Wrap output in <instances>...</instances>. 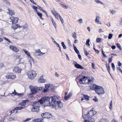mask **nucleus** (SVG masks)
I'll use <instances>...</instances> for the list:
<instances>
[{"mask_svg":"<svg viewBox=\"0 0 122 122\" xmlns=\"http://www.w3.org/2000/svg\"><path fill=\"white\" fill-rule=\"evenodd\" d=\"M61 98L60 97L56 95L51 97L48 96L44 97L38 100L37 101L33 102L31 111L37 112H39L41 105H42L44 103L46 104V102L49 103L50 106H51V107L53 108H55L56 109L59 108H61L63 106V104L61 102Z\"/></svg>","mask_w":122,"mask_h":122,"instance_id":"f257e3e1","label":"nucleus"},{"mask_svg":"<svg viewBox=\"0 0 122 122\" xmlns=\"http://www.w3.org/2000/svg\"><path fill=\"white\" fill-rule=\"evenodd\" d=\"M93 110L92 109L91 110L87 112V111L86 110L84 112L82 111V117L84 119H88L92 118V117L93 116Z\"/></svg>","mask_w":122,"mask_h":122,"instance_id":"f03ea898","label":"nucleus"},{"mask_svg":"<svg viewBox=\"0 0 122 122\" xmlns=\"http://www.w3.org/2000/svg\"><path fill=\"white\" fill-rule=\"evenodd\" d=\"M45 85V87L42 90L44 93L48 92L50 90V88H51L54 86L53 85L50 84H46Z\"/></svg>","mask_w":122,"mask_h":122,"instance_id":"7ed1b4c3","label":"nucleus"},{"mask_svg":"<svg viewBox=\"0 0 122 122\" xmlns=\"http://www.w3.org/2000/svg\"><path fill=\"white\" fill-rule=\"evenodd\" d=\"M96 93L98 95L101 96L105 93L103 88L102 86H100L98 89L96 91Z\"/></svg>","mask_w":122,"mask_h":122,"instance_id":"20e7f679","label":"nucleus"},{"mask_svg":"<svg viewBox=\"0 0 122 122\" xmlns=\"http://www.w3.org/2000/svg\"><path fill=\"white\" fill-rule=\"evenodd\" d=\"M29 88L30 89L31 93L32 94H35L38 92L37 89V87L36 86H30Z\"/></svg>","mask_w":122,"mask_h":122,"instance_id":"39448f33","label":"nucleus"},{"mask_svg":"<svg viewBox=\"0 0 122 122\" xmlns=\"http://www.w3.org/2000/svg\"><path fill=\"white\" fill-rule=\"evenodd\" d=\"M41 116L43 118H50L52 116L51 114L46 112L42 113Z\"/></svg>","mask_w":122,"mask_h":122,"instance_id":"423d86ee","label":"nucleus"},{"mask_svg":"<svg viewBox=\"0 0 122 122\" xmlns=\"http://www.w3.org/2000/svg\"><path fill=\"white\" fill-rule=\"evenodd\" d=\"M87 79H88V77L86 76H82L79 79V83L81 84H85Z\"/></svg>","mask_w":122,"mask_h":122,"instance_id":"0eeeda50","label":"nucleus"},{"mask_svg":"<svg viewBox=\"0 0 122 122\" xmlns=\"http://www.w3.org/2000/svg\"><path fill=\"white\" fill-rule=\"evenodd\" d=\"M90 88V89L94 90L96 92V91L100 87V86L97 85L95 84L92 85H91L89 86Z\"/></svg>","mask_w":122,"mask_h":122,"instance_id":"6e6552de","label":"nucleus"},{"mask_svg":"<svg viewBox=\"0 0 122 122\" xmlns=\"http://www.w3.org/2000/svg\"><path fill=\"white\" fill-rule=\"evenodd\" d=\"M35 71L32 70V71H29L27 73V74L28 76V78L32 80L34 79V76H31L32 74L34 73L35 74Z\"/></svg>","mask_w":122,"mask_h":122,"instance_id":"1a4fd4ad","label":"nucleus"},{"mask_svg":"<svg viewBox=\"0 0 122 122\" xmlns=\"http://www.w3.org/2000/svg\"><path fill=\"white\" fill-rule=\"evenodd\" d=\"M73 64H74L75 67L77 69H83V67L81 65L78 63L76 61H74Z\"/></svg>","mask_w":122,"mask_h":122,"instance_id":"9d476101","label":"nucleus"},{"mask_svg":"<svg viewBox=\"0 0 122 122\" xmlns=\"http://www.w3.org/2000/svg\"><path fill=\"white\" fill-rule=\"evenodd\" d=\"M14 92H13L12 93H11V94H13L14 96L16 95L19 97H22L24 95V94L23 93H19L15 91V90H14Z\"/></svg>","mask_w":122,"mask_h":122,"instance_id":"9b49d317","label":"nucleus"},{"mask_svg":"<svg viewBox=\"0 0 122 122\" xmlns=\"http://www.w3.org/2000/svg\"><path fill=\"white\" fill-rule=\"evenodd\" d=\"M10 19L12 20V24L17 23L19 20V19L18 18L14 17H11Z\"/></svg>","mask_w":122,"mask_h":122,"instance_id":"f8f14e48","label":"nucleus"},{"mask_svg":"<svg viewBox=\"0 0 122 122\" xmlns=\"http://www.w3.org/2000/svg\"><path fill=\"white\" fill-rule=\"evenodd\" d=\"M9 48L10 49L15 52H18V51H19V49H17V47L15 46L12 45L10 46H9Z\"/></svg>","mask_w":122,"mask_h":122,"instance_id":"ddd939ff","label":"nucleus"},{"mask_svg":"<svg viewBox=\"0 0 122 122\" xmlns=\"http://www.w3.org/2000/svg\"><path fill=\"white\" fill-rule=\"evenodd\" d=\"M16 77L15 75L13 73H10L7 76L8 79H14Z\"/></svg>","mask_w":122,"mask_h":122,"instance_id":"4468645a","label":"nucleus"},{"mask_svg":"<svg viewBox=\"0 0 122 122\" xmlns=\"http://www.w3.org/2000/svg\"><path fill=\"white\" fill-rule=\"evenodd\" d=\"M72 93L70 92L68 94L67 96H65L64 98L65 100V101H67L72 96Z\"/></svg>","mask_w":122,"mask_h":122,"instance_id":"2eb2a0df","label":"nucleus"},{"mask_svg":"<svg viewBox=\"0 0 122 122\" xmlns=\"http://www.w3.org/2000/svg\"><path fill=\"white\" fill-rule=\"evenodd\" d=\"M19 27L20 28V25L18 24H16L15 23L13 24L11 26V28L15 30L16 29Z\"/></svg>","mask_w":122,"mask_h":122,"instance_id":"dca6fc26","label":"nucleus"},{"mask_svg":"<svg viewBox=\"0 0 122 122\" xmlns=\"http://www.w3.org/2000/svg\"><path fill=\"white\" fill-rule=\"evenodd\" d=\"M13 71L16 73H21V70L18 67H15Z\"/></svg>","mask_w":122,"mask_h":122,"instance_id":"f3484780","label":"nucleus"},{"mask_svg":"<svg viewBox=\"0 0 122 122\" xmlns=\"http://www.w3.org/2000/svg\"><path fill=\"white\" fill-rule=\"evenodd\" d=\"M84 122H94V119L93 118H91L87 119H84Z\"/></svg>","mask_w":122,"mask_h":122,"instance_id":"a211bd4d","label":"nucleus"},{"mask_svg":"<svg viewBox=\"0 0 122 122\" xmlns=\"http://www.w3.org/2000/svg\"><path fill=\"white\" fill-rule=\"evenodd\" d=\"M38 82H39L44 83L45 82V80L43 79V75L41 76L38 80Z\"/></svg>","mask_w":122,"mask_h":122,"instance_id":"6ab92c4d","label":"nucleus"},{"mask_svg":"<svg viewBox=\"0 0 122 122\" xmlns=\"http://www.w3.org/2000/svg\"><path fill=\"white\" fill-rule=\"evenodd\" d=\"M73 48L76 53L77 55L80 54V53L79 51L77 49L75 45L74 44H73Z\"/></svg>","mask_w":122,"mask_h":122,"instance_id":"aec40b11","label":"nucleus"},{"mask_svg":"<svg viewBox=\"0 0 122 122\" xmlns=\"http://www.w3.org/2000/svg\"><path fill=\"white\" fill-rule=\"evenodd\" d=\"M84 99L86 101L90 100L89 98L90 97L89 96L87 95L86 94H82Z\"/></svg>","mask_w":122,"mask_h":122,"instance_id":"412c9836","label":"nucleus"},{"mask_svg":"<svg viewBox=\"0 0 122 122\" xmlns=\"http://www.w3.org/2000/svg\"><path fill=\"white\" fill-rule=\"evenodd\" d=\"M23 51L24 52L25 54L29 58L31 56L30 53L28 51L24 49H23Z\"/></svg>","mask_w":122,"mask_h":122,"instance_id":"4be33fe9","label":"nucleus"},{"mask_svg":"<svg viewBox=\"0 0 122 122\" xmlns=\"http://www.w3.org/2000/svg\"><path fill=\"white\" fill-rule=\"evenodd\" d=\"M115 45H116L117 47L120 50H122V47L118 43H115Z\"/></svg>","mask_w":122,"mask_h":122,"instance_id":"5701e85b","label":"nucleus"},{"mask_svg":"<svg viewBox=\"0 0 122 122\" xmlns=\"http://www.w3.org/2000/svg\"><path fill=\"white\" fill-rule=\"evenodd\" d=\"M87 81H88L87 82H86L85 84H92L93 82L92 80L89 79L88 78V79L87 80Z\"/></svg>","mask_w":122,"mask_h":122,"instance_id":"b1692460","label":"nucleus"},{"mask_svg":"<svg viewBox=\"0 0 122 122\" xmlns=\"http://www.w3.org/2000/svg\"><path fill=\"white\" fill-rule=\"evenodd\" d=\"M93 49L95 51V52L96 53H97V54L99 53L100 52V51L96 49L95 48V45L94 44H93Z\"/></svg>","mask_w":122,"mask_h":122,"instance_id":"393cba45","label":"nucleus"},{"mask_svg":"<svg viewBox=\"0 0 122 122\" xmlns=\"http://www.w3.org/2000/svg\"><path fill=\"white\" fill-rule=\"evenodd\" d=\"M102 39L100 38H97L96 39V42L97 43H100L102 41Z\"/></svg>","mask_w":122,"mask_h":122,"instance_id":"a878e982","label":"nucleus"},{"mask_svg":"<svg viewBox=\"0 0 122 122\" xmlns=\"http://www.w3.org/2000/svg\"><path fill=\"white\" fill-rule=\"evenodd\" d=\"M106 66L107 67V70L108 72L110 71V67L109 66V65L108 63L107 64V63H106Z\"/></svg>","mask_w":122,"mask_h":122,"instance_id":"bb28decb","label":"nucleus"},{"mask_svg":"<svg viewBox=\"0 0 122 122\" xmlns=\"http://www.w3.org/2000/svg\"><path fill=\"white\" fill-rule=\"evenodd\" d=\"M61 44L63 49L66 50V46L64 42H61Z\"/></svg>","mask_w":122,"mask_h":122,"instance_id":"cd10ccee","label":"nucleus"},{"mask_svg":"<svg viewBox=\"0 0 122 122\" xmlns=\"http://www.w3.org/2000/svg\"><path fill=\"white\" fill-rule=\"evenodd\" d=\"M34 9V11L36 12H37L38 11V10H37V7L34 5H32L31 6Z\"/></svg>","mask_w":122,"mask_h":122,"instance_id":"c85d7f7f","label":"nucleus"},{"mask_svg":"<svg viewBox=\"0 0 122 122\" xmlns=\"http://www.w3.org/2000/svg\"><path fill=\"white\" fill-rule=\"evenodd\" d=\"M108 120L106 118H102L100 120L99 122H108Z\"/></svg>","mask_w":122,"mask_h":122,"instance_id":"c756f323","label":"nucleus"},{"mask_svg":"<svg viewBox=\"0 0 122 122\" xmlns=\"http://www.w3.org/2000/svg\"><path fill=\"white\" fill-rule=\"evenodd\" d=\"M29 101V100L28 99H26L25 100H23L22 103H23V104H25L27 102H28Z\"/></svg>","mask_w":122,"mask_h":122,"instance_id":"7c9ffc66","label":"nucleus"},{"mask_svg":"<svg viewBox=\"0 0 122 122\" xmlns=\"http://www.w3.org/2000/svg\"><path fill=\"white\" fill-rule=\"evenodd\" d=\"M84 50L85 55L86 56H87L89 54V53L86 51V49L85 48H84Z\"/></svg>","mask_w":122,"mask_h":122,"instance_id":"2f4dec72","label":"nucleus"},{"mask_svg":"<svg viewBox=\"0 0 122 122\" xmlns=\"http://www.w3.org/2000/svg\"><path fill=\"white\" fill-rule=\"evenodd\" d=\"M43 118H37L38 122H44V120Z\"/></svg>","mask_w":122,"mask_h":122,"instance_id":"473e14b6","label":"nucleus"},{"mask_svg":"<svg viewBox=\"0 0 122 122\" xmlns=\"http://www.w3.org/2000/svg\"><path fill=\"white\" fill-rule=\"evenodd\" d=\"M9 14L10 15H14L15 13L12 10H9Z\"/></svg>","mask_w":122,"mask_h":122,"instance_id":"72a5a7b5","label":"nucleus"},{"mask_svg":"<svg viewBox=\"0 0 122 122\" xmlns=\"http://www.w3.org/2000/svg\"><path fill=\"white\" fill-rule=\"evenodd\" d=\"M94 0L98 4L99 3L100 4H101L102 5H104V4L103 2H102L101 1L99 0Z\"/></svg>","mask_w":122,"mask_h":122,"instance_id":"f704fd0d","label":"nucleus"},{"mask_svg":"<svg viewBox=\"0 0 122 122\" xmlns=\"http://www.w3.org/2000/svg\"><path fill=\"white\" fill-rule=\"evenodd\" d=\"M36 13L37 15L39 17H41V16H42L43 15L40 12H39L38 11H37V12H36Z\"/></svg>","mask_w":122,"mask_h":122,"instance_id":"c9c22d12","label":"nucleus"},{"mask_svg":"<svg viewBox=\"0 0 122 122\" xmlns=\"http://www.w3.org/2000/svg\"><path fill=\"white\" fill-rule=\"evenodd\" d=\"M76 35V32H74L72 34V36L75 39H76L77 38Z\"/></svg>","mask_w":122,"mask_h":122,"instance_id":"e433bc0d","label":"nucleus"},{"mask_svg":"<svg viewBox=\"0 0 122 122\" xmlns=\"http://www.w3.org/2000/svg\"><path fill=\"white\" fill-rule=\"evenodd\" d=\"M112 57L113 56H111V57L108 58V61L109 63H111L112 61Z\"/></svg>","mask_w":122,"mask_h":122,"instance_id":"4c0bfd02","label":"nucleus"},{"mask_svg":"<svg viewBox=\"0 0 122 122\" xmlns=\"http://www.w3.org/2000/svg\"><path fill=\"white\" fill-rule=\"evenodd\" d=\"M90 41V40L89 39H87L86 41V44L88 46H90V44L89 43Z\"/></svg>","mask_w":122,"mask_h":122,"instance_id":"58836bf2","label":"nucleus"},{"mask_svg":"<svg viewBox=\"0 0 122 122\" xmlns=\"http://www.w3.org/2000/svg\"><path fill=\"white\" fill-rule=\"evenodd\" d=\"M22 58H20L19 59V60L18 61H19V64H23L24 63V60H23V61H21V60H22Z\"/></svg>","mask_w":122,"mask_h":122,"instance_id":"ea45409f","label":"nucleus"},{"mask_svg":"<svg viewBox=\"0 0 122 122\" xmlns=\"http://www.w3.org/2000/svg\"><path fill=\"white\" fill-rule=\"evenodd\" d=\"M113 36V35L111 33H109L108 37V39H112Z\"/></svg>","mask_w":122,"mask_h":122,"instance_id":"a19ab883","label":"nucleus"},{"mask_svg":"<svg viewBox=\"0 0 122 122\" xmlns=\"http://www.w3.org/2000/svg\"><path fill=\"white\" fill-rule=\"evenodd\" d=\"M22 26L24 29H27L28 25L26 23H25L24 25H22Z\"/></svg>","mask_w":122,"mask_h":122,"instance_id":"79ce46f5","label":"nucleus"},{"mask_svg":"<svg viewBox=\"0 0 122 122\" xmlns=\"http://www.w3.org/2000/svg\"><path fill=\"white\" fill-rule=\"evenodd\" d=\"M117 69L121 73H122V70L120 67H117Z\"/></svg>","mask_w":122,"mask_h":122,"instance_id":"37998d69","label":"nucleus"},{"mask_svg":"<svg viewBox=\"0 0 122 122\" xmlns=\"http://www.w3.org/2000/svg\"><path fill=\"white\" fill-rule=\"evenodd\" d=\"M94 98H93L92 100L94 101L95 102H97L98 101V99L97 98L96 96L94 97Z\"/></svg>","mask_w":122,"mask_h":122,"instance_id":"c03bdc74","label":"nucleus"},{"mask_svg":"<svg viewBox=\"0 0 122 122\" xmlns=\"http://www.w3.org/2000/svg\"><path fill=\"white\" fill-rule=\"evenodd\" d=\"M100 18V17L98 16H96V18L95 20V21L96 22H97L99 20V18Z\"/></svg>","mask_w":122,"mask_h":122,"instance_id":"a18cd8bd","label":"nucleus"},{"mask_svg":"<svg viewBox=\"0 0 122 122\" xmlns=\"http://www.w3.org/2000/svg\"><path fill=\"white\" fill-rule=\"evenodd\" d=\"M4 39L6 41H7L9 43H11V41H10V40H9L8 39V38L6 37H4Z\"/></svg>","mask_w":122,"mask_h":122,"instance_id":"49530a36","label":"nucleus"},{"mask_svg":"<svg viewBox=\"0 0 122 122\" xmlns=\"http://www.w3.org/2000/svg\"><path fill=\"white\" fill-rule=\"evenodd\" d=\"M110 109L112 110V102L111 101L110 103V106H109Z\"/></svg>","mask_w":122,"mask_h":122,"instance_id":"de8ad7c7","label":"nucleus"},{"mask_svg":"<svg viewBox=\"0 0 122 122\" xmlns=\"http://www.w3.org/2000/svg\"><path fill=\"white\" fill-rule=\"evenodd\" d=\"M59 18L60 19V20L61 21V23L62 24H63L64 22V20L62 17L61 16L60 17H59Z\"/></svg>","mask_w":122,"mask_h":122,"instance_id":"09e8293b","label":"nucleus"},{"mask_svg":"<svg viewBox=\"0 0 122 122\" xmlns=\"http://www.w3.org/2000/svg\"><path fill=\"white\" fill-rule=\"evenodd\" d=\"M37 5L41 11H43L44 10L40 6L38 5Z\"/></svg>","mask_w":122,"mask_h":122,"instance_id":"8fccbe9b","label":"nucleus"},{"mask_svg":"<svg viewBox=\"0 0 122 122\" xmlns=\"http://www.w3.org/2000/svg\"><path fill=\"white\" fill-rule=\"evenodd\" d=\"M95 64L93 62L92 63V68L93 69H95Z\"/></svg>","mask_w":122,"mask_h":122,"instance_id":"3c124183","label":"nucleus"},{"mask_svg":"<svg viewBox=\"0 0 122 122\" xmlns=\"http://www.w3.org/2000/svg\"><path fill=\"white\" fill-rule=\"evenodd\" d=\"M117 64L118 67H120L121 66V65H122V64L119 61H118L117 62Z\"/></svg>","mask_w":122,"mask_h":122,"instance_id":"603ef678","label":"nucleus"},{"mask_svg":"<svg viewBox=\"0 0 122 122\" xmlns=\"http://www.w3.org/2000/svg\"><path fill=\"white\" fill-rule=\"evenodd\" d=\"M37 91H41L42 89H43V87H37Z\"/></svg>","mask_w":122,"mask_h":122,"instance_id":"864d4df0","label":"nucleus"},{"mask_svg":"<svg viewBox=\"0 0 122 122\" xmlns=\"http://www.w3.org/2000/svg\"><path fill=\"white\" fill-rule=\"evenodd\" d=\"M112 67V69L114 71V63H111Z\"/></svg>","mask_w":122,"mask_h":122,"instance_id":"5fc2aeb1","label":"nucleus"},{"mask_svg":"<svg viewBox=\"0 0 122 122\" xmlns=\"http://www.w3.org/2000/svg\"><path fill=\"white\" fill-rule=\"evenodd\" d=\"M52 22V24L53 25L54 27L56 28V23L55 22V21H54V22Z\"/></svg>","mask_w":122,"mask_h":122,"instance_id":"6e6d98bb","label":"nucleus"},{"mask_svg":"<svg viewBox=\"0 0 122 122\" xmlns=\"http://www.w3.org/2000/svg\"><path fill=\"white\" fill-rule=\"evenodd\" d=\"M31 119V118H26L25 120H24L23 121L24 122H27L29 120H30Z\"/></svg>","mask_w":122,"mask_h":122,"instance_id":"4d7b16f0","label":"nucleus"},{"mask_svg":"<svg viewBox=\"0 0 122 122\" xmlns=\"http://www.w3.org/2000/svg\"><path fill=\"white\" fill-rule=\"evenodd\" d=\"M45 54V53H43L41 52H40V53H39V55H38L39 56H41L42 55H43L44 54Z\"/></svg>","mask_w":122,"mask_h":122,"instance_id":"13d9d810","label":"nucleus"},{"mask_svg":"<svg viewBox=\"0 0 122 122\" xmlns=\"http://www.w3.org/2000/svg\"><path fill=\"white\" fill-rule=\"evenodd\" d=\"M15 110H20V107H15Z\"/></svg>","mask_w":122,"mask_h":122,"instance_id":"bf43d9fd","label":"nucleus"},{"mask_svg":"<svg viewBox=\"0 0 122 122\" xmlns=\"http://www.w3.org/2000/svg\"><path fill=\"white\" fill-rule=\"evenodd\" d=\"M78 57L79 59L80 60H82V58L81 57V56L80 54H78Z\"/></svg>","mask_w":122,"mask_h":122,"instance_id":"052dcab7","label":"nucleus"},{"mask_svg":"<svg viewBox=\"0 0 122 122\" xmlns=\"http://www.w3.org/2000/svg\"><path fill=\"white\" fill-rule=\"evenodd\" d=\"M68 43L69 46H71V43L70 41L69 40V39H68Z\"/></svg>","mask_w":122,"mask_h":122,"instance_id":"680f3d73","label":"nucleus"},{"mask_svg":"<svg viewBox=\"0 0 122 122\" xmlns=\"http://www.w3.org/2000/svg\"><path fill=\"white\" fill-rule=\"evenodd\" d=\"M30 0L32 3H33V4L36 5H37L36 3L33 0Z\"/></svg>","mask_w":122,"mask_h":122,"instance_id":"e2e57ef3","label":"nucleus"},{"mask_svg":"<svg viewBox=\"0 0 122 122\" xmlns=\"http://www.w3.org/2000/svg\"><path fill=\"white\" fill-rule=\"evenodd\" d=\"M82 76V75L81 74H80L76 78V80L77 79L78 80H79V79L81 76Z\"/></svg>","mask_w":122,"mask_h":122,"instance_id":"0e129e2a","label":"nucleus"},{"mask_svg":"<svg viewBox=\"0 0 122 122\" xmlns=\"http://www.w3.org/2000/svg\"><path fill=\"white\" fill-rule=\"evenodd\" d=\"M15 110V108L14 109H13L12 110H11L10 112V114H12L13 113H14Z\"/></svg>","mask_w":122,"mask_h":122,"instance_id":"69168bd1","label":"nucleus"},{"mask_svg":"<svg viewBox=\"0 0 122 122\" xmlns=\"http://www.w3.org/2000/svg\"><path fill=\"white\" fill-rule=\"evenodd\" d=\"M4 66L3 64H0V70Z\"/></svg>","mask_w":122,"mask_h":122,"instance_id":"338daca9","label":"nucleus"},{"mask_svg":"<svg viewBox=\"0 0 122 122\" xmlns=\"http://www.w3.org/2000/svg\"><path fill=\"white\" fill-rule=\"evenodd\" d=\"M32 122H38L37 118L35 119L32 121Z\"/></svg>","mask_w":122,"mask_h":122,"instance_id":"774afa93","label":"nucleus"}]
</instances>
